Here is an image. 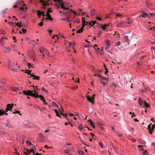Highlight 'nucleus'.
Returning a JSON list of instances; mask_svg holds the SVG:
<instances>
[{"label":"nucleus","instance_id":"1","mask_svg":"<svg viewBox=\"0 0 155 155\" xmlns=\"http://www.w3.org/2000/svg\"><path fill=\"white\" fill-rule=\"evenodd\" d=\"M23 93L25 95L27 96H30L32 97H34L35 94L33 93V91L31 90H27L26 91H24Z\"/></svg>","mask_w":155,"mask_h":155},{"label":"nucleus","instance_id":"2","mask_svg":"<svg viewBox=\"0 0 155 155\" xmlns=\"http://www.w3.org/2000/svg\"><path fill=\"white\" fill-rule=\"evenodd\" d=\"M55 2H58V3L60 4L61 8L65 10H68V8H65L64 7V5L65 3L64 2H63L62 0H53Z\"/></svg>","mask_w":155,"mask_h":155},{"label":"nucleus","instance_id":"3","mask_svg":"<svg viewBox=\"0 0 155 155\" xmlns=\"http://www.w3.org/2000/svg\"><path fill=\"white\" fill-rule=\"evenodd\" d=\"M151 124H150L148 125L147 127V129L149 130V132L150 134H152V132L154 130V128L155 127V124L152 125L151 126Z\"/></svg>","mask_w":155,"mask_h":155},{"label":"nucleus","instance_id":"4","mask_svg":"<svg viewBox=\"0 0 155 155\" xmlns=\"http://www.w3.org/2000/svg\"><path fill=\"white\" fill-rule=\"evenodd\" d=\"M50 0H40V2H41L42 4V5L43 6V8L44 9H45L47 8H45V7L46 5H49V4L48 3V2Z\"/></svg>","mask_w":155,"mask_h":155},{"label":"nucleus","instance_id":"5","mask_svg":"<svg viewBox=\"0 0 155 155\" xmlns=\"http://www.w3.org/2000/svg\"><path fill=\"white\" fill-rule=\"evenodd\" d=\"M11 49L8 48L6 47H4L2 48V51L3 52L6 53H8L10 52Z\"/></svg>","mask_w":155,"mask_h":155},{"label":"nucleus","instance_id":"6","mask_svg":"<svg viewBox=\"0 0 155 155\" xmlns=\"http://www.w3.org/2000/svg\"><path fill=\"white\" fill-rule=\"evenodd\" d=\"M34 97L35 98L39 97L40 100L42 101H44V100H45L44 97L42 95H39L38 94H35Z\"/></svg>","mask_w":155,"mask_h":155},{"label":"nucleus","instance_id":"7","mask_svg":"<svg viewBox=\"0 0 155 155\" xmlns=\"http://www.w3.org/2000/svg\"><path fill=\"white\" fill-rule=\"evenodd\" d=\"M142 16L143 18H146L147 17L149 18H150V16L147 15V14L146 12H143L142 13V14L139 16V17Z\"/></svg>","mask_w":155,"mask_h":155},{"label":"nucleus","instance_id":"8","mask_svg":"<svg viewBox=\"0 0 155 155\" xmlns=\"http://www.w3.org/2000/svg\"><path fill=\"white\" fill-rule=\"evenodd\" d=\"M87 99L89 102L91 103L92 104H94V100L92 97H91L89 96H86Z\"/></svg>","mask_w":155,"mask_h":155},{"label":"nucleus","instance_id":"9","mask_svg":"<svg viewBox=\"0 0 155 155\" xmlns=\"http://www.w3.org/2000/svg\"><path fill=\"white\" fill-rule=\"evenodd\" d=\"M31 76H30L29 77V78H31V77L34 78H33V80H34L35 79H36V80H39L40 79V77L38 76H36L34 74H31Z\"/></svg>","mask_w":155,"mask_h":155},{"label":"nucleus","instance_id":"10","mask_svg":"<svg viewBox=\"0 0 155 155\" xmlns=\"http://www.w3.org/2000/svg\"><path fill=\"white\" fill-rule=\"evenodd\" d=\"M138 103L140 106H142L143 103H144V101H143L141 98L140 97L138 101Z\"/></svg>","mask_w":155,"mask_h":155},{"label":"nucleus","instance_id":"11","mask_svg":"<svg viewBox=\"0 0 155 155\" xmlns=\"http://www.w3.org/2000/svg\"><path fill=\"white\" fill-rule=\"evenodd\" d=\"M109 25V24H105L103 26L101 25H100V27L101 28L104 30H105L106 28Z\"/></svg>","mask_w":155,"mask_h":155},{"label":"nucleus","instance_id":"12","mask_svg":"<svg viewBox=\"0 0 155 155\" xmlns=\"http://www.w3.org/2000/svg\"><path fill=\"white\" fill-rule=\"evenodd\" d=\"M10 89L16 92H17L19 90V89L17 87H11Z\"/></svg>","mask_w":155,"mask_h":155},{"label":"nucleus","instance_id":"13","mask_svg":"<svg viewBox=\"0 0 155 155\" xmlns=\"http://www.w3.org/2000/svg\"><path fill=\"white\" fill-rule=\"evenodd\" d=\"M86 25H90V27L91 26H93L95 25L94 22H93V21H90V22H86Z\"/></svg>","mask_w":155,"mask_h":155},{"label":"nucleus","instance_id":"14","mask_svg":"<svg viewBox=\"0 0 155 155\" xmlns=\"http://www.w3.org/2000/svg\"><path fill=\"white\" fill-rule=\"evenodd\" d=\"M8 68L10 69L13 72H15L17 71V70L16 69L14 68L12 66L11 64L10 68Z\"/></svg>","mask_w":155,"mask_h":155},{"label":"nucleus","instance_id":"15","mask_svg":"<svg viewBox=\"0 0 155 155\" xmlns=\"http://www.w3.org/2000/svg\"><path fill=\"white\" fill-rule=\"evenodd\" d=\"M144 106H143V107H145L146 109L150 107L149 105L145 101H144Z\"/></svg>","mask_w":155,"mask_h":155},{"label":"nucleus","instance_id":"16","mask_svg":"<svg viewBox=\"0 0 155 155\" xmlns=\"http://www.w3.org/2000/svg\"><path fill=\"white\" fill-rule=\"evenodd\" d=\"M46 49L44 48H42L39 49V50L40 51V52L41 53H45V51L44 50H46Z\"/></svg>","mask_w":155,"mask_h":155},{"label":"nucleus","instance_id":"17","mask_svg":"<svg viewBox=\"0 0 155 155\" xmlns=\"http://www.w3.org/2000/svg\"><path fill=\"white\" fill-rule=\"evenodd\" d=\"M6 107H7L5 109V111L6 112H7L9 110H10L11 111H12V109L11 108H10V107L9 106H8V104L7 105Z\"/></svg>","mask_w":155,"mask_h":155},{"label":"nucleus","instance_id":"18","mask_svg":"<svg viewBox=\"0 0 155 155\" xmlns=\"http://www.w3.org/2000/svg\"><path fill=\"white\" fill-rule=\"evenodd\" d=\"M45 51V53L46 54L48 55L49 57H52V56L50 54V53L49 52H48V51L46 49V50H44Z\"/></svg>","mask_w":155,"mask_h":155},{"label":"nucleus","instance_id":"19","mask_svg":"<svg viewBox=\"0 0 155 155\" xmlns=\"http://www.w3.org/2000/svg\"><path fill=\"white\" fill-rule=\"evenodd\" d=\"M6 126L10 128H12L13 127L12 125L8 122H7Z\"/></svg>","mask_w":155,"mask_h":155},{"label":"nucleus","instance_id":"20","mask_svg":"<svg viewBox=\"0 0 155 155\" xmlns=\"http://www.w3.org/2000/svg\"><path fill=\"white\" fill-rule=\"evenodd\" d=\"M61 114L64 117V118H66V119L68 120V118H67V115H66V114L65 113H62L61 112Z\"/></svg>","mask_w":155,"mask_h":155},{"label":"nucleus","instance_id":"21","mask_svg":"<svg viewBox=\"0 0 155 155\" xmlns=\"http://www.w3.org/2000/svg\"><path fill=\"white\" fill-rule=\"evenodd\" d=\"M54 111L56 113V116H58V117H59L60 118L61 117V116L60 115V114L58 113V110H57L55 109L54 110Z\"/></svg>","mask_w":155,"mask_h":155},{"label":"nucleus","instance_id":"22","mask_svg":"<svg viewBox=\"0 0 155 155\" xmlns=\"http://www.w3.org/2000/svg\"><path fill=\"white\" fill-rule=\"evenodd\" d=\"M5 114V110H0V116H1Z\"/></svg>","mask_w":155,"mask_h":155},{"label":"nucleus","instance_id":"23","mask_svg":"<svg viewBox=\"0 0 155 155\" xmlns=\"http://www.w3.org/2000/svg\"><path fill=\"white\" fill-rule=\"evenodd\" d=\"M106 45L108 46H109L110 45V41L108 40H106L105 41Z\"/></svg>","mask_w":155,"mask_h":155},{"label":"nucleus","instance_id":"24","mask_svg":"<svg viewBox=\"0 0 155 155\" xmlns=\"http://www.w3.org/2000/svg\"><path fill=\"white\" fill-rule=\"evenodd\" d=\"M78 153L80 155H84V152L81 150H78Z\"/></svg>","mask_w":155,"mask_h":155},{"label":"nucleus","instance_id":"25","mask_svg":"<svg viewBox=\"0 0 155 155\" xmlns=\"http://www.w3.org/2000/svg\"><path fill=\"white\" fill-rule=\"evenodd\" d=\"M11 61L9 59L8 60V68H10L11 64Z\"/></svg>","mask_w":155,"mask_h":155},{"label":"nucleus","instance_id":"26","mask_svg":"<svg viewBox=\"0 0 155 155\" xmlns=\"http://www.w3.org/2000/svg\"><path fill=\"white\" fill-rule=\"evenodd\" d=\"M20 111L15 110V111L13 112V113L15 114H19V115H21V114L20 113Z\"/></svg>","mask_w":155,"mask_h":155},{"label":"nucleus","instance_id":"27","mask_svg":"<svg viewBox=\"0 0 155 155\" xmlns=\"http://www.w3.org/2000/svg\"><path fill=\"white\" fill-rule=\"evenodd\" d=\"M94 9H93V10H92L91 11V16H92V15H95V13L94 12Z\"/></svg>","mask_w":155,"mask_h":155},{"label":"nucleus","instance_id":"28","mask_svg":"<svg viewBox=\"0 0 155 155\" xmlns=\"http://www.w3.org/2000/svg\"><path fill=\"white\" fill-rule=\"evenodd\" d=\"M98 76L99 77H101V80H107V78L104 77H102L100 75V74H98Z\"/></svg>","mask_w":155,"mask_h":155},{"label":"nucleus","instance_id":"29","mask_svg":"<svg viewBox=\"0 0 155 155\" xmlns=\"http://www.w3.org/2000/svg\"><path fill=\"white\" fill-rule=\"evenodd\" d=\"M41 90L45 93H47L48 92L45 89V88L43 87H42L41 88Z\"/></svg>","mask_w":155,"mask_h":155},{"label":"nucleus","instance_id":"30","mask_svg":"<svg viewBox=\"0 0 155 155\" xmlns=\"http://www.w3.org/2000/svg\"><path fill=\"white\" fill-rule=\"evenodd\" d=\"M78 128L80 130H82L83 129V127H82V124H79Z\"/></svg>","mask_w":155,"mask_h":155},{"label":"nucleus","instance_id":"31","mask_svg":"<svg viewBox=\"0 0 155 155\" xmlns=\"http://www.w3.org/2000/svg\"><path fill=\"white\" fill-rule=\"evenodd\" d=\"M143 146L142 145H139L138 147L139 148V149H140L141 151H144V149L142 147Z\"/></svg>","mask_w":155,"mask_h":155},{"label":"nucleus","instance_id":"32","mask_svg":"<svg viewBox=\"0 0 155 155\" xmlns=\"http://www.w3.org/2000/svg\"><path fill=\"white\" fill-rule=\"evenodd\" d=\"M78 86H75L74 87H71L70 88L73 90H75L78 88Z\"/></svg>","mask_w":155,"mask_h":155},{"label":"nucleus","instance_id":"33","mask_svg":"<svg viewBox=\"0 0 155 155\" xmlns=\"http://www.w3.org/2000/svg\"><path fill=\"white\" fill-rule=\"evenodd\" d=\"M37 12H38V13H37V15H38V16H39L41 15L42 12L38 10L37 11Z\"/></svg>","mask_w":155,"mask_h":155},{"label":"nucleus","instance_id":"34","mask_svg":"<svg viewBox=\"0 0 155 155\" xmlns=\"http://www.w3.org/2000/svg\"><path fill=\"white\" fill-rule=\"evenodd\" d=\"M83 31V29L82 28H81L80 29H79L77 31V33H81V32H82Z\"/></svg>","mask_w":155,"mask_h":155},{"label":"nucleus","instance_id":"35","mask_svg":"<svg viewBox=\"0 0 155 155\" xmlns=\"http://www.w3.org/2000/svg\"><path fill=\"white\" fill-rule=\"evenodd\" d=\"M14 104H8V106H9L10 107V108H11L12 109V108L14 106Z\"/></svg>","mask_w":155,"mask_h":155},{"label":"nucleus","instance_id":"36","mask_svg":"<svg viewBox=\"0 0 155 155\" xmlns=\"http://www.w3.org/2000/svg\"><path fill=\"white\" fill-rule=\"evenodd\" d=\"M88 122H89L90 123V125L91 126H93V123L91 119H89V120H88Z\"/></svg>","mask_w":155,"mask_h":155},{"label":"nucleus","instance_id":"37","mask_svg":"<svg viewBox=\"0 0 155 155\" xmlns=\"http://www.w3.org/2000/svg\"><path fill=\"white\" fill-rule=\"evenodd\" d=\"M74 21L78 23H79L80 22V20L79 19H77Z\"/></svg>","mask_w":155,"mask_h":155},{"label":"nucleus","instance_id":"38","mask_svg":"<svg viewBox=\"0 0 155 155\" xmlns=\"http://www.w3.org/2000/svg\"><path fill=\"white\" fill-rule=\"evenodd\" d=\"M119 24L120 25V26H123V24H125V22H124L123 21H120V22L119 23Z\"/></svg>","mask_w":155,"mask_h":155},{"label":"nucleus","instance_id":"39","mask_svg":"<svg viewBox=\"0 0 155 155\" xmlns=\"http://www.w3.org/2000/svg\"><path fill=\"white\" fill-rule=\"evenodd\" d=\"M51 8H48L47 10V12H48V13H49L50 12H52L53 11L52 10H51Z\"/></svg>","mask_w":155,"mask_h":155},{"label":"nucleus","instance_id":"40","mask_svg":"<svg viewBox=\"0 0 155 155\" xmlns=\"http://www.w3.org/2000/svg\"><path fill=\"white\" fill-rule=\"evenodd\" d=\"M100 83L103 84L104 86H105L106 84L105 82L101 81V80H100Z\"/></svg>","mask_w":155,"mask_h":155},{"label":"nucleus","instance_id":"41","mask_svg":"<svg viewBox=\"0 0 155 155\" xmlns=\"http://www.w3.org/2000/svg\"><path fill=\"white\" fill-rule=\"evenodd\" d=\"M121 44L120 41H118L117 43H116V46H120Z\"/></svg>","mask_w":155,"mask_h":155},{"label":"nucleus","instance_id":"42","mask_svg":"<svg viewBox=\"0 0 155 155\" xmlns=\"http://www.w3.org/2000/svg\"><path fill=\"white\" fill-rule=\"evenodd\" d=\"M31 70H29L28 71V72H25V73H27V74H29L31 76V74H31Z\"/></svg>","mask_w":155,"mask_h":155},{"label":"nucleus","instance_id":"43","mask_svg":"<svg viewBox=\"0 0 155 155\" xmlns=\"http://www.w3.org/2000/svg\"><path fill=\"white\" fill-rule=\"evenodd\" d=\"M132 22H133V20H131L130 21H128V22L125 21V23H127L128 24H131V23H132Z\"/></svg>","mask_w":155,"mask_h":155},{"label":"nucleus","instance_id":"44","mask_svg":"<svg viewBox=\"0 0 155 155\" xmlns=\"http://www.w3.org/2000/svg\"><path fill=\"white\" fill-rule=\"evenodd\" d=\"M39 136L41 138V139H43V136L42 134L40 133L39 134Z\"/></svg>","mask_w":155,"mask_h":155},{"label":"nucleus","instance_id":"45","mask_svg":"<svg viewBox=\"0 0 155 155\" xmlns=\"http://www.w3.org/2000/svg\"><path fill=\"white\" fill-rule=\"evenodd\" d=\"M46 16L47 17V18H49L51 17V15H50L49 13H48V12H46Z\"/></svg>","mask_w":155,"mask_h":155},{"label":"nucleus","instance_id":"46","mask_svg":"<svg viewBox=\"0 0 155 155\" xmlns=\"http://www.w3.org/2000/svg\"><path fill=\"white\" fill-rule=\"evenodd\" d=\"M85 18H84V17L82 18V23H85V22L86 23V22L85 20Z\"/></svg>","mask_w":155,"mask_h":155},{"label":"nucleus","instance_id":"47","mask_svg":"<svg viewBox=\"0 0 155 155\" xmlns=\"http://www.w3.org/2000/svg\"><path fill=\"white\" fill-rule=\"evenodd\" d=\"M118 35V36L119 37L120 36V34L117 31H115V34H114V35Z\"/></svg>","mask_w":155,"mask_h":155},{"label":"nucleus","instance_id":"48","mask_svg":"<svg viewBox=\"0 0 155 155\" xmlns=\"http://www.w3.org/2000/svg\"><path fill=\"white\" fill-rule=\"evenodd\" d=\"M23 61L25 64H27L28 63V62L25 60H23Z\"/></svg>","mask_w":155,"mask_h":155},{"label":"nucleus","instance_id":"49","mask_svg":"<svg viewBox=\"0 0 155 155\" xmlns=\"http://www.w3.org/2000/svg\"><path fill=\"white\" fill-rule=\"evenodd\" d=\"M147 5L148 6H151L152 5V4L149 2H147Z\"/></svg>","mask_w":155,"mask_h":155},{"label":"nucleus","instance_id":"50","mask_svg":"<svg viewBox=\"0 0 155 155\" xmlns=\"http://www.w3.org/2000/svg\"><path fill=\"white\" fill-rule=\"evenodd\" d=\"M117 26L118 27H123L124 26H120V25L119 24V23L117 24Z\"/></svg>","mask_w":155,"mask_h":155},{"label":"nucleus","instance_id":"51","mask_svg":"<svg viewBox=\"0 0 155 155\" xmlns=\"http://www.w3.org/2000/svg\"><path fill=\"white\" fill-rule=\"evenodd\" d=\"M46 20H49L51 21H52L53 20V19L51 18V17H50L49 18H46Z\"/></svg>","mask_w":155,"mask_h":155},{"label":"nucleus","instance_id":"52","mask_svg":"<svg viewBox=\"0 0 155 155\" xmlns=\"http://www.w3.org/2000/svg\"><path fill=\"white\" fill-rule=\"evenodd\" d=\"M55 37H57V40H58V39H59V38H58V35H54L53 36V37H52V38L54 39V38H55Z\"/></svg>","mask_w":155,"mask_h":155},{"label":"nucleus","instance_id":"53","mask_svg":"<svg viewBox=\"0 0 155 155\" xmlns=\"http://www.w3.org/2000/svg\"><path fill=\"white\" fill-rule=\"evenodd\" d=\"M26 143L28 144L29 146H30L32 144L31 143V142L28 141H26Z\"/></svg>","mask_w":155,"mask_h":155},{"label":"nucleus","instance_id":"54","mask_svg":"<svg viewBox=\"0 0 155 155\" xmlns=\"http://www.w3.org/2000/svg\"><path fill=\"white\" fill-rule=\"evenodd\" d=\"M61 20H63V21H68V22L69 21V19H67V18H62L61 19Z\"/></svg>","mask_w":155,"mask_h":155},{"label":"nucleus","instance_id":"55","mask_svg":"<svg viewBox=\"0 0 155 155\" xmlns=\"http://www.w3.org/2000/svg\"><path fill=\"white\" fill-rule=\"evenodd\" d=\"M98 144H99L100 145V147H101V148H103V144H102V143H101V142H99V143H98Z\"/></svg>","mask_w":155,"mask_h":155},{"label":"nucleus","instance_id":"56","mask_svg":"<svg viewBox=\"0 0 155 155\" xmlns=\"http://www.w3.org/2000/svg\"><path fill=\"white\" fill-rule=\"evenodd\" d=\"M85 26V23H82V27H81V28H82L83 29V28H84Z\"/></svg>","mask_w":155,"mask_h":155},{"label":"nucleus","instance_id":"57","mask_svg":"<svg viewBox=\"0 0 155 155\" xmlns=\"http://www.w3.org/2000/svg\"><path fill=\"white\" fill-rule=\"evenodd\" d=\"M61 111H63L64 112V111L63 110L64 109H63V107L61 105V108L60 109V112H61Z\"/></svg>","mask_w":155,"mask_h":155},{"label":"nucleus","instance_id":"58","mask_svg":"<svg viewBox=\"0 0 155 155\" xmlns=\"http://www.w3.org/2000/svg\"><path fill=\"white\" fill-rule=\"evenodd\" d=\"M69 12H63L62 13V14L63 15H66L67 13H68Z\"/></svg>","mask_w":155,"mask_h":155},{"label":"nucleus","instance_id":"59","mask_svg":"<svg viewBox=\"0 0 155 155\" xmlns=\"http://www.w3.org/2000/svg\"><path fill=\"white\" fill-rule=\"evenodd\" d=\"M143 151V154L146 155L147 154V151L146 150H144V151Z\"/></svg>","mask_w":155,"mask_h":155},{"label":"nucleus","instance_id":"60","mask_svg":"<svg viewBox=\"0 0 155 155\" xmlns=\"http://www.w3.org/2000/svg\"><path fill=\"white\" fill-rule=\"evenodd\" d=\"M16 25H17L19 27H21V25H19V23L18 22L17 23H16Z\"/></svg>","mask_w":155,"mask_h":155},{"label":"nucleus","instance_id":"61","mask_svg":"<svg viewBox=\"0 0 155 155\" xmlns=\"http://www.w3.org/2000/svg\"><path fill=\"white\" fill-rule=\"evenodd\" d=\"M33 154L35 155H41V154H39L38 153H35L34 152H33Z\"/></svg>","mask_w":155,"mask_h":155},{"label":"nucleus","instance_id":"62","mask_svg":"<svg viewBox=\"0 0 155 155\" xmlns=\"http://www.w3.org/2000/svg\"><path fill=\"white\" fill-rule=\"evenodd\" d=\"M64 152L65 153L68 154V151L67 150H64Z\"/></svg>","mask_w":155,"mask_h":155},{"label":"nucleus","instance_id":"63","mask_svg":"<svg viewBox=\"0 0 155 155\" xmlns=\"http://www.w3.org/2000/svg\"><path fill=\"white\" fill-rule=\"evenodd\" d=\"M96 19H97L99 21H101V18L100 17H97L96 18Z\"/></svg>","mask_w":155,"mask_h":155},{"label":"nucleus","instance_id":"64","mask_svg":"<svg viewBox=\"0 0 155 155\" xmlns=\"http://www.w3.org/2000/svg\"><path fill=\"white\" fill-rule=\"evenodd\" d=\"M43 25V22H41L38 24V25L41 26H42Z\"/></svg>","mask_w":155,"mask_h":155}]
</instances>
